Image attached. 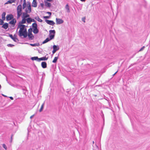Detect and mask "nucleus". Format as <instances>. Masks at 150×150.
Wrapping results in <instances>:
<instances>
[{
	"label": "nucleus",
	"mask_w": 150,
	"mask_h": 150,
	"mask_svg": "<svg viewBox=\"0 0 150 150\" xmlns=\"http://www.w3.org/2000/svg\"><path fill=\"white\" fill-rule=\"evenodd\" d=\"M30 45L33 47L39 46L40 45L39 43H36L34 44H30Z\"/></svg>",
	"instance_id": "nucleus-26"
},
{
	"label": "nucleus",
	"mask_w": 150,
	"mask_h": 150,
	"mask_svg": "<svg viewBox=\"0 0 150 150\" xmlns=\"http://www.w3.org/2000/svg\"><path fill=\"white\" fill-rule=\"evenodd\" d=\"M15 2V1H12L11 0V1H7L5 3V4H11L12 3H14Z\"/></svg>",
	"instance_id": "nucleus-34"
},
{
	"label": "nucleus",
	"mask_w": 150,
	"mask_h": 150,
	"mask_svg": "<svg viewBox=\"0 0 150 150\" xmlns=\"http://www.w3.org/2000/svg\"><path fill=\"white\" fill-rule=\"evenodd\" d=\"M33 1H36V0H33Z\"/></svg>",
	"instance_id": "nucleus-52"
},
{
	"label": "nucleus",
	"mask_w": 150,
	"mask_h": 150,
	"mask_svg": "<svg viewBox=\"0 0 150 150\" xmlns=\"http://www.w3.org/2000/svg\"><path fill=\"white\" fill-rule=\"evenodd\" d=\"M28 13H29L28 12H23V16H22V18H27V17H28L30 16V15L28 14Z\"/></svg>",
	"instance_id": "nucleus-9"
},
{
	"label": "nucleus",
	"mask_w": 150,
	"mask_h": 150,
	"mask_svg": "<svg viewBox=\"0 0 150 150\" xmlns=\"http://www.w3.org/2000/svg\"><path fill=\"white\" fill-rule=\"evenodd\" d=\"M32 22H35V21L34 19H32Z\"/></svg>",
	"instance_id": "nucleus-46"
},
{
	"label": "nucleus",
	"mask_w": 150,
	"mask_h": 150,
	"mask_svg": "<svg viewBox=\"0 0 150 150\" xmlns=\"http://www.w3.org/2000/svg\"><path fill=\"white\" fill-rule=\"evenodd\" d=\"M26 4L25 0H24L23 1V8L24 9L26 7Z\"/></svg>",
	"instance_id": "nucleus-24"
},
{
	"label": "nucleus",
	"mask_w": 150,
	"mask_h": 150,
	"mask_svg": "<svg viewBox=\"0 0 150 150\" xmlns=\"http://www.w3.org/2000/svg\"><path fill=\"white\" fill-rule=\"evenodd\" d=\"M58 58V57H55L54 58V59L52 61V62L54 63H56L57 61V60Z\"/></svg>",
	"instance_id": "nucleus-32"
},
{
	"label": "nucleus",
	"mask_w": 150,
	"mask_h": 150,
	"mask_svg": "<svg viewBox=\"0 0 150 150\" xmlns=\"http://www.w3.org/2000/svg\"><path fill=\"white\" fill-rule=\"evenodd\" d=\"M9 98H10V99H11V100H13V97H11V96L10 97H9Z\"/></svg>",
	"instance_id": "nucleus-45"
},
{
	"label": "nucleus",
	"mask_w": 150,
	"mask_h": 150,
	"mask_svg": "<svg viewBox=\"0 0 150 150\" xmlns=\"http://www.w3.org/2000/svg\"><path fill=\"white\" fill-rule=\"evenodd\" d=\"M32 28H30L28 30V36L29 38V39L32 40L34 38V37L33 36V34L32 33Z\"/></svg>",
	"instance_id": "nucleus-3"
},
{
	"label": "nucleus",
	"mask_w": 150,
	"mask_h": 150,
	"mask_svg": "<svg viewBox=\"0 0 150 150\" xmlns=\"http://www.w3.org/2000/svg\"><path fill=\"white\" fill-rule=\"evenodd\" d=\"M32 28L34 29L37 28V24L36 23H33L32 25Z\"/></svg>",
	"instance_id": "nucleus-20"
},
{
	"label": "nucleus",
	"mask_w": 150,
	"mask_h": 150,
	"mask_svg": "<svg viewBox=\"0 0 150 150\" xmlns=\"http://www.w3.org/2000/svg\"><path fill=\"white\" fill-rule=\"evenodd\" d=\"M9 36L15 42H16L18 40V39L16 37H14L11 34H10Z\"/></svg>",
	"instance_id": "nucleus-11"
},
{
	"label": "nucleus",
	"mask_w": 150,
	"mask_h": 150,
	"mask_svg": "<svg viewBox=\"0 0 150 150\" xmlns=\"http://www.w3.org/2000/svg\"><path fill=\"white\" fill-rule=\"evenodd\" d=\"M25 25H21L18 26V28H20V29L21 30L25 29Z\"/></svg>",
	"instance_id": "nucleus-18"
},
{
	"label": "nucleus",
	"mask_w": 150,
	"mask_h": 150,
	"mask_svg": "<svg viewBox=\"0 0 150 150\" xmlns=\"http://www.w3.org/2000/svg\"><path fill=\"white\" fill-rule=\"evenodd\" d=\"M19 35L21 37L22 36H23L24 38H26L27 36V33L26 29L25 28V29L22 30L20 29L19 31Z\"/></svg>",
	"instance_id": "nucleus-1"
},
{
	"label": "nucleus",
	"mask_w": 150,
	"mask_h": 150,
	"mask_svg": "<svg viewBox=\"0 0 150 150\" xmlns=\"http://www.w3.org/2000/svg\"><path fill=\"white\" fill-rule=\"evenodd\" d=\"M45 103V102H44L42 105L40 109L39 110V111L40 112H41L42 111V110H43V109L44 107V106Z\"/></svg>",
	"instance_id": "nucleus-21"
},
{
	"label": "nucleus",
	"mask_w": 150,
	"mask_h": 150,
	"mask_svg": "<svg viewBox=\"0 0 150 150\" xmlns=\"http://www.w3.org/2000/svg\"><path fill=\"white\" fill-rule=\"evenodd\" d=\"M2 146L3 147H4L6 150L7 149L6 146L5 144H3Z\"/></svg>",
	"instance_id": "nucleus-38"
},
{
	"label": "nucleus",
	"mask_w": 150,
	"mask_h": 150,
	"mask_svg": "<svg viewBox=\"0 0 150 150\" xmlns=\"http://www.w3.org/2000/svg\"><path fill=\"white\" fill-rule=\"evenodd\" d=\"M93 144H94V141L93 142Z\"/></svg>",
	"instance_id": "nucleus-54"
},
{
	"label": "nucleus",
	"mask_w": 150,
	"mask_h": 150,
	"mask_svg": "<svg viewBox=\"0 0 150 150\" xmlns=\"http://www.w3.org/2000/svg\"><path fill=\"white\" fill-rule=\"evenodd\" d=\"M3 21V20L0 19V25H2L4 23Z\"/></svg>",
	"instance_id": "nucleus-37"
},
{
	"label": "nucleus",
	"mask_w": 150,
	"mask_h": 150,
	"mask_svg": "<svg viewBox=\"0 0 150 150\" xmlns=\"http://www.w3.org/2000/svg\"><path fill=\"white\" fill-rule=\"evenodd\" d=\"M47 13L49 14L50 15H51V13L50 12H47Z\"/></svg>",
	"instance_id": "nucleus-44"
},
{
	"label": "nucleus",
	"mask_w": 150,
	"mask_h": 150,
	"mask_svg": "<svg viewBox=\"0 0 150 150\" xmlns=\"http://www.w3.org/2000/svg\"><path fill=\"white\" fill-rule=\"evenodd\" d=\"M81 1H86V0H80Z\"/></svg>",
	"instance_id": "nucleus-50"
},
{
	"label": "nucleus",
	"mask_w": 150,
	"mask_h": 150,
	"mask_svg": "<svg viewBox=\"0 0 150 150\" xmlns=\"http://www.w3.org/2000/svg\"><path fill=\"white\" fill-rule=\"evenodd\" d=\"M50 38H47L42 43L43 44H45L50 41Z\"/></svg>",
	"instance_id": "nucleus-25"
},
{
	"label": "nucleus",
	"mask_w": 150,
	"mask_h": 150,
	"mask_svg": "<svg viewBox=\"0 0 150 150\" xmlns=\"http://www.w3.org/2000/svg\"><path fill=\"white\" fill-rule=\"evenodd\" d=\"M22 89L23 91V93L24 94H25L27 92L26 88L25 87H24L22 88Z\"/></svg>",
	"instance_id": "nucleus-33"
},
{
	"label": "nucleus",
	"mask_w": 150,
	"mask_h": 150,
	"mask_svg": "<svg viewBox=\"0 0 150 150\" xmlns=\"http://www.w3.org/2000/svg\"><path fill=\"white\" fill-rule=\"evenodd\" d=\"M14 37H16V38L17 36H16V35H14Z\"/></svg>",
	"instance_id": "nucleus-51"
},
{
	"label": "nucleus",
	"mask_w": 150,
	"mask_h": 150,
	"mask_svg": "<svg viewBox=\"0 0 150 150\" xmlns=\"http://www.w3.org/2000/svg\"><path fill=\"white\" fill-rule=\"evenodd\" d=\"M145 47L144 46H143L142 47L141 49L139 50V51H142L144 48Z\"/></svg>",
	"instance_id": "nucleus-40"
},
{
	"label": "nucleus",
	"mask_w": 150,
	"mask_h": 150,
	"mask_svg": "<svg viewBox=\"0 0 150 150\" xmlns=\"http://www.w3.org/2000/svg\"><path fill=\"white\" fill-rule=\"evenodd\" d=\"M39 58H38V57H32L31 58V59L33 61L36 60L38 62H39Z\"/></svg>",
	"instance_id": "nucleus-16"
},
{
	"label": "nucleus",
	"mask_w": 150,
	"mask_h": 150,
	"mask_svg": "<svg viewBox=\"0 0 150 150\" xmlns=\"http://www.w3.org/2000/svg\"><path fill=\"white\" fill-rule=\"evenodd\" d=\"M85 17H84V18H82V20L84 22H85Z\"/></svg>",
	"instance_id": "nucleus-42"
},
{
	"label": "nucleus",
	"mask_w": 150,
	"mask_h": 150,
	"mask_svg": "<svg viewBox=\"0 0 150 150\" xmlns=\"http://www.w3.org/2000/svg\"><path fill=\"white\" fill-rule=\"evenodd\" d=\"M56 51L55 50L53 49V50L52 52L53 54H54V53H55Z\"/></svg>",
	"instance_id": "nucleus-43"
},
{
	"label": "nucleus",
	"mask_w": 150,
	"mask_h": 150,
	"mask_svg": "<svg viewBox=\"0 0 150 150\" xmlns=\"http://www.w3.org/2000/svg\"><path fill=\"white\" fill-rule=\"evenodd\" d=\"M8 24L7 23H5L4 24H3L2 28H4L5 29H7L8 27Z\"/></svg>",
	"instance_id": "nucleus-13"
},
{
	"label": "nucleus",
	"mask_w": 150,
	"mask_h": 150,
	"mask_svg": "<svg viewBox=\"0 0 150 150\" xmlns=\"http://www.w3.org/2000/svg\"><path fill=\"white\" fill-rule=\"evenodd\" d=\"M2 96H4V97H7V96H6L5 95H4L3 94H2Z\"/></svg>",
	"instance_id": "nucleus-48"
},
{
	"label": "nucleus",
	"mask_w": 150,
	"mask_h": 150,
	"mask_svg": "<svg viewBox=\"0 0 150 150\" xmlns=\"http://www.w3.org/2000/svg\"><path fill=\"white\" fill-rule=\"evenodd\" d=\"M23 18V19L21 21V23L22 24L25 23L26 22V19L25 18Z\"/></svg>",
	"instance_id": "nucleus-28"
},
{
	"label": "nucleus",
	"mask_w": 150,
	"mask_h": 150,
	"mask_svg": "<svg viewBox=\"0 0 150 150\" xmlns=\"http://www.w3.org/2000/svg\"><path fill=\"white\" fill-rule=\"evenodd\" d=\"M49 18V16H44L43 17V18L45 19Z\"/></svg>",
	"instance_id": "nucleus-41"
},
{
	"label": "nucleus",
	"mask_w": 150,
	"mask_h": 150,
	"mask_svg": "<svg viewBox=\"0 0 150 150\" xmlns=\"http://www.w3.org/2000/svg\"><path fill=\"white\" fill-rule=\"evenodd\" d=\"M16 22V19H13L10 21L9 23L14 25H15Z\"/></svg>",
	"instance_id": "nucleus-12"
},
{
	"label": "nucleus",
	"mask_w": 150,
	"mask_h": 150,
	"mask_svg": "<svg viewBox=\"0 0 150 150\" xmlns=\"http://www.w3.org/2000/svg\"><path fill=\"white\" fill-rule=\"evenodd\" d=\"M37 3L36 1H33L32 4V6L36 7L37 6Z\"/></svg>",
	"instance_id": "nucleus-23"
},
{
	"label": "nucleus",
	"mask_w": 150,
	"mask_h": 150,
	"mask_svg": "<svg viewBox=\"0 0 150 150\" xmlns=\"http://www.w3.org/2000/svg\"><path fill=\"white\" fill-rule=\"evenodd\" d=\"M34 115H32L31 116H30V119H32V118L33 117V116H34Z\"/></svg>",
	"instance_id": "nucleus-47"
},
{
	"label": "nucleus",
	"mask_w": 150,
	"mask_h": 150,
	"mask_svg": "<svg viewBox=\"0 0 150 150\" xmlns=\"http://www.w3.org/2000/svg\"><path fill=\"white\" fill-rule=\"evenodd\" d=\"M21 14H22L21 12H17V19H18L20 18V17Z\"/></svg>",
	"instance_id": "nucleus-35"
},
{
	"label": "nucleus",
	"mask_w": 150,
	"mask_h": 150,
	"mask_svg": "<svg viewBox=\"0 0 150 150\" xmlns=\"http://www.w3.org/2000/svg\"><path fill=\"white\" fill-rule=\"evenodd\" d=\"M33 31L34 34H36L38 33L39 30L38 29V28H37L33 29Z\"/></svg>",
	"instance_id": "nucleus-17"
},
{
	"label": "nucleus",
	"mask_w": 150,
	"mask_h": 150,
	"mask_svg": "<svg viewBox=\"0 0 150 150\" xmlns=\"http://www.w3.org/2000/svg\"><path fill=\"white\" fill-rule=\"evenodd\" d=\"M17 12H21L22 11V6L21 4H19L17 8Z\"/></svg>",
	"instance_id": "nucleus-10"
},
{
	"label": "nucleus",
	"mask_w": 150,
	"mask_h": 150,
	"mask_svg": "<svg viewBox=\"0 0 150 150\" xmlns=\"http://www.w3.org/2000/svg\"><path fill=\"white\" fill-rule=\"evenodd\" d=\"M13 18V16L12 14L8 15L6 17V19L7 21L10 20Z\"/></svg>",
	"instance_id": "nucleus-7"
},
{
	"label": "nucleus",
	"mask_w": 150,
	"mask_h": 150,
	"mask_svg": "<svg viewBox=\"0 0 150 150\" xmlns=\"http://www.w3.org/2000/svg\"><path fill=\"white\" fill-rule=\"evenodd\" d=\"M47 58H46V57H43L40 58H39V62L41 60H46L47 59Z\"/></svg>",
	"instance_id": "nucleus-19"
},
{
	"label": "nucleus",
	"mask_w": 150,
	"mask_h": 150,
	"mask_svg": "<svg viewBox=\"0 0 150 150\" xmlns=\"http://www.w3.org/2000/svg\"><path fill=\"white\" fill-rule=\"evenodd\" d=\"M27 22L28 23H30L32 22V18H28L26 19Z\"/></svg>",
	"instance_id": "nucleus-31"
},
{
	"label": "nucleus",
	"mask_w": 150,
	"mask_h": 150,
	"mask_svg": "<svg viewBox=\"0 0 150 150\" xmlns=\"http://www.w3.org/2000/svg\"><path fill=\"white\" fill-rule=\"evenodd\" d=\"M40 5L42 8H44V5L43 3H40Z\"/></svg>",
	"instance_id": "nucleus-39"
},
{
	"label": "nucleus",
	"mask_w": 150,
	"mask_h": 150,
	"mask_svg": "<svg viewBox=\"0 0 150 150\" xmlns=\"http://www.w3.org/2000/svg\"><path fill=\"white\" fill-rule=\"evenodd\" d=\"M42 67L43 68H45L47 67V63L45 62H43L41 63Z\"/></svg>",
	"instance_id": "nucleus-14"
},
{
	"label": "nucleus",
	"mask_w": 150,
	"mask_h": 150,
	"mask_svg": "<svg viewBox=\"0 0 150 150\" xmlns=\"http://www.w3.org/2000/svg\"><path fill=\"white\" fill-rule=\"evenodd\" d=\"M53 49L56 51L58 50L59 49V47L58 45H54L53 46Z\"/></svg>",
	"instance_id": "nucleus-15"
},
{
	"label": "nucleus",
	"mask_w": 150,
	"mask_h": 150,
	"mask_svg": "<svg viewBox=\"0 0 150 150\" xmlns=\"http://www.w3.org/2000/svg\"><path fill=\"white\" fill-rule=\"evenodd\" d=\"M7 46L8 47H13L14 46V45H12L11 44H8L7 45Z\"/></svg>",
	"instance_id": "nucleus-36"
},
{
	"label": "nucleus",
	"mask_w": 150,
	"mask_h": 150,
	"mask_svg": "<svg viewBox=\"0 0 150 150\" xmlns=\"http://www.w3.org/2000/svg\"><path fill=\"white\" fill-rule=\"evenodd\" d=\"M44 3L45 4V6L49 8H50L51 5V4L50 3L48 2L46 0L44 1Z\"/></svg>",
	"instance_id": "nucleus-8"
},
{
	"label": "nucleus",
	"mask_w": 150,
	"mask_h": 150,
	"mask_svg": "<svg viewBox=\"0 0 150 150\" xmlns=\"http://www.w3.org/2000/svg\"><path fill=\"white\" fill-rule=\"evenodd\" d=\"M118 71H117L115 74H114L113 75V76H114L117 73V72Z\"/></svg>",
	"instance_id": "nucleus-49"
},
{
	"label": "nucleus",
	"mask_w": 150,
	"mask_h": 150,
	"mask_svg": "<svg viewBox=\"0 0 150 150\" xmlns=\"http://www.w3.org/2000/svg\"><path fill=\"white\" fill-rule=\"evenodd\" d=\"M45 21L47 24L51 25H53L55 24V23L52 21L46 20Z\"/></svg>",
	"instance_id": "nucleus-4"
},
{
	"label": "nucleus",
	"mask_w": 150,
	"mask_h": 150,
	"mask_svg": "<svg viewBox=\"0 0 150 150\" xmlns=\"http://www.w3.org/2000/svg\"><path fill=\"white\" fill-rule=\"evenodd\" d=\"M1 85L0 84V88H1Z\"/></svg>",
	"instance_id": "nucleus-53"
},
{
	"label": "nucleus",
	"mask_w": 150,
	"mask_h": 150,
	"mask_svg": "<svg viewBox=\"0 0 150 150\" xmlns=\"http://www.w3.org/2000/svg\"><path fill=\"white\" fill-rule=\"evenodd\" d=\"M93 150H100L99 147L96 144H95V147L93 146Z\"/></svg>",
	"instance_id": "nucleus-30"
},
{
	"label": "nucleus",
	"mask_w": 150,
	"mask_h": 150,
	"mask_svg": "<svg viewBox=\"0 0 150 150\" xmlns=\"http://www.w3.org/2000/svg\"><path fill=\"white\" fill-rule=\"evenodd\" d=\"M55 33V31L54 30H50L49 31V36L50 40L54 38Z\"/></svg>",
	"instance_id": "nucleus-2"
},
{
	"label": "nucleus",
	"mask_w": 150,
	"mask_h": 150,
	"mask_svg": "<svg viewBox=\"0 0 150 150\" xmlns=\"http://www.w3.org/2000/svg\"><path fill=\"white\" fill-rule=\"evenodd\" d=\"M31 11V6L30 4H29V6H28V8H26L25 9V12H28L29 13H30Z\"/></svg>",
	"instance_id": "nucleus-6"
},
{
	"label": "nucleus",
	"mask_w": 150,
	"mask_h": 150,
	"mask_svg": "<svg viewBox=\"0 0 150 150\" xmlns=\"http://www.w3.org/2000/svg\"><path fill=\"white\" fill-rule=\"evenodd\" d=\"M6 14V13L5 12H3L1 16L3 20H4L5 19V16Z\"/></svg>",
	"instance_id": "nucleus-22"
},
{
	"label": "nucleus",
	"mask_w": 150,
	"mask_h": 150,
	"mask_svg": "<svg viewBox=\"0 0 150 150\" xmlns=\"http://www.w3.org/2000/svg\"><path fill=\"white\" fill-rule=\"evenodd\" d=\"M56 21L57 24H60L64 22V21L62 19L58 18H56Z\"/></svg>",
	"instance_id": "nucleus-5"
},
{
	"label": "nucleus",
	"mask_w": 150,
	"mask_h": 150,
	"mask_svg": "<svg viewBox=\"0 0 150 150\" xmlns=\"http://www.w3.org/2000/svg\"><path fill=\"white\" fill-rule=\"evenodd\" d=\"M65 8L67 10V12L68 13L70 12V9L68 4H66V5Z\"/></svg>",
	"instance_id": "nucleus-27"
},
{
	"label": "nucleus",
	"mask_w": 150,
	"mask_h": 150,
	"mask_svg": "<svg viewBox=\"0 0 150 150\" xmlns=\"http://www.w3.org/2000/svg\"><path fill=\"white\" fill-rule=\"evenodd\" d=\"M35 19L39 22H42V20L40 19L38 16L35 17Z\"/></svg>",
	"instance_id": "nucleus-29"
}]
</instances>
